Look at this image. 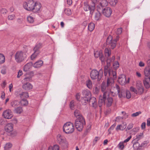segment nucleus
Wrapping results in <instances>:
<instances>
[{
  "mask_svg": "<svg viewBox=\"0 0 150 150\" xmlns=\"http://www.w3.org/2000/svg\"><path fill=\"white\" fill-rule=\"evenodd\" d=\"M86 85L87 87L89 89H91L92 88V84L91 81L90 80H88L86 81Z\"/></svg>",
  "mask_w": 150,
  "mask_h": 150,
  "instance_id": "58836bf2",
  "label": "nucleus"
},
{
  "mask_svg": "<svg viewBox=\"0 0 150 150\" xmlns=\"http://www.w3.org/2000/svg\"><path fill=\"white\" fill-rule=\"evenodd\" d=\"M105 56L109 57L111 54V51L108 48H105Z\"/></svg>",
  "mask_w": 150,
  "mask_h": 150,
  "instance_id": "79ce46f5",
  "label": "nucleus"
},
{
  "mask_svg": "<svg viewBox=\"0 0 150 150\" xmlns=\"http://www.w3.org/2000/svg\"><path fill=\"white\" fill-rule=\"evenodd\" d=\"M43 64V62L41 60H39L32 64L33 66L35 68L40 67Z\"/></svg>",
  "mask_w": 150,
  "mask_h": 150,
  "instance_id": "412c9836",
  "label": "nucleus"
},
{
  "mask_svg": "<svg viewBox=\"0 0 150 150\" xmlns=\"http://www.w3.org/2000/svg\"><path fill=\"white\" fill-rule=\"evenodd\" d=\"M113 99L112 97H110L108 98L105 99V104L106 105L107 107L110 106L112 103Z\"/></svg>",
  "mask_w": 150,
  "mask_h": 150,
  "instance_id": "a211bd4d",
  "label": "nucleus"
},
{
  "mask_svg": "<svg viewBox=\"0 0 150 150\" xmlns=\"http://www.w3.org/2000/svg\"><path fill=\"white\" fill-rule=\"evenodd\" d=\"M108 2L110 4L113 6H115L117 3V0H108Z\"/></svg>",
  "mask_w": 150,
  "mask_h": 150,
  "instance_id": "4c0bfd02",
  "label": "nucleus"
},
{
  "mask_svg": "<svg viewBox=\"0 0 150 150\" xmlns=\"http://www.w3.org/2000/svg\"><path fill=\"white\" fill-rule=\"evenodd\" d=\"M108 0H102L100 4L105 7L108 5Z\"/></svg>",
  "mask_w": 150,
  "mask_h": 150,
  "instance_id": "603ef678",
  "label": "nucleus"
},
{
  "mask_svg": "<svg viewBox=\"0 0 150 150\" xmlns=\"http://www.w3.org/2000/svg\"><path fill=\"white\" fill-rule=\"evenodd\" d=\"M42 47V44L38 43L37 44L33 49V50L35 52L38 53L37 54H40V49Z\"/></svg>",
  "mask_w": 150,
  "mask_h": 150,
  "instance_id": "b1692460",
  "label": "nucleus"
},
{
  "mask_svg": "<svg viewBox=\"0 0 150 150\" xmlns=\"http://www.w3.org/2000/svg\"><path fill=\"white\" fill-rule=\"evenodd\" d=\"M126 126L124 124L118 125L116 128V130L117 131L119 130H123L126 128Z\"/></svg>",
  "mask_w": 150,
  "mask_h": 150,
  "instance_id": "c756f323",
  "label": "nucleus"
},
{
  "mask_svg": "<svg viewBox=\"0 0 150 150\" xmlns=\"http://www.w3.org/2000/svg\"><path fill=\"white\" fill-rule=\"evenodd\" d=\"M88 103H89L90 105H92V107L95 108H96L97 107L96 98L93 97H91L89 98Z\"/></svg>",
  "mask_w": 150,
  "mask_h": 150,
  "instance_id": "4468645a",
  "label": "nucleus"
},
{
  "mask_svg": "<svg viewBox=\"0 0 150 150\" xmlns=\"http://www.w3.org/2000/svg\"><path fill=\"white\" fill-rule=\"evenodd\" d=\"M37 52H34L31 55L30 57L31 59L32 60H34L38 56V55L39 54H37Z\"/></svg>",
  "mask_w": 150,
  "mask_h": 150,
  "instance_id": "3c124183",
  "label": "nucleus"
},
{
  "mask_svg": "<svg viewBox=\"0 0 150 150\" xmlns=\"http://www.w3.org/2000/svg\"><path fill=\"white\" fill-rule=\"evenodd\" d=\"M133 123H129L128 126H127V129H126V131H127V129L128 130H129L131 129L133 127Z\"/></svg>",
  "mask_w": 150,
  "mask_h": 150,
  "instance_id": "338daca9",
  "label": "nucleus"
},
{
  "mask_svg": "<svg viewBox=\"0 0 150 150\" xmlns=\"http://www.w3.org/2000/svg\"><path fill=\"white\" fill-rule=\"evenodd\" d=\"M143 137V133H141L139 134H138L136 135V138L135 140H136V141H138Z\"/></svg>",
  "mask_w": 150,
  "mask_h": 150,
  "instance_id": "ea45409f",
  "label": "nucleus"
},
{
  "mask_svg": "<svg viewBox=\"0 0 150 150\" xmlns=\"http://www.w3.org/2000/svg\"><path fill=\"white\" fill-rule=\"evenodd\" d=\"M136 87L138 91V93L141 94L143 93L144 91V87L142 85V82L140 81L137 82Z\"/></svg>",
  "mask_w": 150,
  "mask_h": 150,
  "instance_id": "9d476101",
  "label": "nucleus"
},
{
  "mask_svg": "<svg viewBox=\"0 0 150 150\" xmlns=\"http://www.w3.org/2000/svg\"><path fill=\"white\" fill-rule=\"evenodd\" d=\"M23 111L22 108L21 107H18L15 109L14 112L17 114H21Z\"/></svg>",
  "mask_w": 150,
  "mask_h": 150,
  "instance_id": "72a5a7b5",
  "label": "nucleus"
},
{
  "mask_svg": "<svg viewBox=\"0 0 150 150\" xmlns=\"http://www.w3.org/2000/svg\"><path fill=\"white\" fill-rule=\"evenodd\" d=\"M27 20L28 22L31 23H33L34 21L33 17L30 16L27 17Z\"/></svg>",
  "mask_w": 150,
  "mask_h": 150,
  "instance_id": "6e6d98bb",
  "label": "nucleus"
},
{
  "mask_svg": "<svg viewBox=\"0 0 150 150\" xmlns=\"http://www.w3.org/2000/svg\"><path fill=\"white\" fill-rule=\"evenodd\" d=\"M144 83L145 87L148 88L150 87V78H145L144 80Z\"/></svg>",
  "mask_w": 150,
  "mask_h": 150,
  "instance_id": "6ab92c4d",
  "label": "nucleus"
},
{
  "mask_svg": "<svg viewBox=\"0 0 150 150\" xmlns=\"http://www.w3.org/2000/svg\"><path fill=\"white\" fill-rule=\"evenodd\" d=\"M99 59L101 61V62L104 63L105 61V56L103 55L102 51L101 52L99 57Z\"/></svg>",
  "mask_w": 150,
  "mask_h": 150,
  "instance_id": "37998d69",
  "label": "nucleus"
},
{
  "mask_svg": "<svg viewBox=\"0 0 150 150\" xmlns=\"http://www.w3.org/2000/svg\"><path fill=\"white\" fill-rule=\"evenodd\" d=\"M112 12V10L111 8L109 7H106L103 10V13L105 16L109 17L111 15Z\"/></svg>",
  "mask_w": 150,
  "mask_h": 150,
  "instance_id": "f8f14e48",
  "label": "nucleus"
},
{
  "mask_svg": "<svg viewBox=\"0 0 150 150\" xmlns=\"http://www.w3.org/2000/svg\"><path fill=\"white\" fill-rule=\"evenodd\" d=\"M100 17V12L97 11L95 13L94 16L95 19L96 21L99 20Z\"/></svg>",
  "mask_w": 150,
  "mask_h": 150,
  "instance_id": "c9c22d12",
  "label": "nucleus"
},
{
  "mask_svg": "<svg viewBox=\"0 0 150 150\" xmlns=\"http://www.w3.org/2000/svg\"><path fill=\"white\" fill-rule=\"evenodd\" d=\"M103 71L102 69H100L99 71L96 69L92 70L90 73L91 78L93 80L98 79V81H100L103 76Z\"/></svg>",
  "mask_w": 150,
  "mask_h": 150,
  "instance_id": "7ed1b4c3",
  "label": "nucleus"
},
{
  "mask_svg": "<svg viewBox=\"0 0 150 150\" xmlns=\"http://www.w3.org/2000/svg\"><path fill=\"white\" fill-rule=\"evenodd\" d=\"M21 103L22 105L24 106L28 104L27 100L25 99H22L21 101Z\"/></svg>",
  "mask_w": 150,
  "mask_h": 150,
  "instance_id": "5fc2aeb1",
  "label": "nucleus"
},
{
  "mask_svg": "<svg viewBox=\"0 0 150 150\" xmlns=\"http://www.w3.org/2000/svg\"><path fill=\"white\" fill-rule=\"evenodd\" d=\"M101 90L102 91H105L108 90L110 91V87H108L105 82H103L101 86Z\"/></svg>",
  "mask_w": 150,
  "mask_h": 150,
  "instance_id": "aec40b11",
  "label": "nucleus"
},
{
  "mask_svg": "<svg viewBox=\"0 0 150 150\" xmlns=\"http://www.w3.org/2000/svg\"><path fill=\"white\" fill-rule=\"evenodd\" d=\"M119 64L118 62L117 61H116L114 62L113 64V67L114 69L115 70V71H116V69L119 67Z\"/></svg>",
  "mask_w": 150,
  "mask_h": 150,
  "instance_id": "a18cd8bd",
  "label": "nucleus"
},
{
  "mask_svg": "<svg viewBox=\"0 0 150 150\" xmlns=\"http://www.w3.org/2000/svg\"><path fill=\"white\" fill-rule=\"evenodd\" d=\"M108 73L110 77L112 76L114 79H116V71H113L111 69H109L108 70H104V74L105 76H107Z\"/></svg>",
  "mask_w": 150,
  "mask_h": 150,
  "instance_id": "1a4fd4ad",
  "label": "nucleus"
},
{
  "mask_svg": "<svg viewBox=\"0 0 150 150\" xmlns=\"http://www.w3.org/2000/svg\"><path fill=\"white\" fill-rule=\"evenodd\" d=\"M2 115L5 118L7 119H11L13 116L11 110L9 109L5 111Z\"/></svg>",
  "mask_w": 150,
  "mask_h": 150,
  "instance_id": "ddd939ff",
  "label": "nucleus"
},
{
  "mask_svg": "<svg viewBox=\"0 0 150 150\" xmlns=\"http://www.w3.org/2000/svg\"><path fill=\"white\" fill-rule=\"evenodd\" d=\"M115 88L117 90V94L120 98H125V94L126 91L124 89H122L121 90L119 86L117 84L115 85Z\"/></svg>",
  "mask_w": 150,
  "mask_h": 150,
  "instance_id": "6e6552de",
  "label": "nucleus"
},
{
  "mask_svg": "<svg viewBox=\"0 0 150 150\" xmlns=\"http://www.w3.org/2000/svg\"><path fill=\"white\" fill-rule=\"evenodd\" d=\"M110 91L109 90H108L107 91H102L103 93V97H102L105 100L107 98H108L109 97Z\"/></svg>",
  "mask_w": 150,
  "mask_h": 150,
  "instance_id": "7c9ffc66",
  "label": "nucleus"
},
{
  "mask_svg": "<svg viewBox=\"0 0 150 150\" xmlns=\"http://www.w3.org/2000/svg\"><path fill=\"white\" fill-rule=\"evenodd\" d=\"M82 95L83 97H86L89 99L91 97V94L90 91L88 90H84L82 92Z\"/></svg>",
  "mask_w": 150,
  "mask_h": 150,
  "instance_id": "dca6fc26",
  "label": "nucleus"
},
{
  "mask_svg": "<svg viewBox=\"0 0 150 150\" xmlns=\"http://www.w3.org/2000/svg\"><path fill=\"white\" fill-rule=\"evenodd\" d=\"M130 90L131 91L134 92L136 94H137L138 93L136 89L133 87H131L130 88Z\"/></svg>",
  "mask_w": 150,
  "mask_h": 150,
  "instance_id": "69168bd1",
  "label": "nucleus"
},
{
  "mask_svg": "<svg viewBox=\"0 0 150 150\" xmlns=\"http://www.w3.org/2000/svg\"><path fill=\"white\" fill-rule=\"evenodd\" d=\"M11 144L8 143H6L4 147L5 150H8L9 148L12 147Z\"/></svg>",
  "mask_w": 150,
  "mask_h": 150,
  "instance_id": "8fccbe9b",
  "label": "nucleus"
},
{
  "mask_svg": "<svg viewBox=\"0 0 150 150\" xmlns=\"http://www.w3.org/2000/svg\"><path fill=\"white\" fill-rule=\"evenodd\" d=\"M98 3L97 0H93V2L91 4H89L87 1H85L83 3V9L86 11H90V14L92 15L95 11V5Z\"/></svg>",
  "mask_w": 150,
  "mask_h": 150,
  "instance_id": "f257e3e1",
  "label": "nucleus"
},
{
  "mask_svg": "<svg viewBox=\"0 0 150 150\" xmlns=\"http://www.w3.org/2000/svg\"><path fill=\"white\" fill-rule=\"evenodd\" d=\"M125 96L128 99H129L131 97V95L129 91H126L125 94Z\"/></svg>",
  "mask_w": 150,
  "mask_h": 150,
  "instance_id": "680f3d73",
  "label": "nucleus"
},
{
  "mask_svg": "<svg viewBox=\"0 0 150 150\" xmlns=\"http://www.w3.org/2000/svg\"><path fill=\"white\" fill-rule=\"evenodd\" d=\"M73 124L71 122H68L65 123L63 127V131L66 134H70L74 131Z\"/></svg>",
  "mask_w": 150,
  "mask_h": 150,
  "instance_id": "39448f33",
  "label": "nucleus"
},
{
  "mask_svg": "<svg viewBox=\"0 0 150 150\" xmlns=\"http://www.w3.org/2000/svg\"><path fill=\"white\" fill-rule=\"evenodd\" d=\"M108 78L107 80V84L108 86L110 87L114 83V80L116 79H114V78L111 77Z\"/></svg>",
  "mask_w": 150,
  "mask_h": 150,
  "instance_id": "a878e982",
  "label": "nucleus"
},
{
  "mask_svg": "<svg viewBox=\"0 0 150 150\" xmlns=\"http://www.w3.org/2000/svg\"><path fill=\"white\" fill-rule=\"evenodd\" d=\"M5 129L7 132H11L13 130V125L11 123H8L5 126Z\"/></svg>",
  "mask_w": 150,
  "mask_h": 150,
  "instance_id": "2eb2a0df",
  "label": "nucleus"
},
{
  "mask_svg": "<svg viewBox=\"0 0 150 150\" xmlns=\"http://www.w3.org/2000/svg\"><path fill=\"white\" fill-rule=\"evenodd\" d=\"M89 99L86 97H83L81 99V102L83 105H85L89 102Z\"/></svg>",
  "mask_w": 150,
  "mask_h": 150,
  "instance_id": "c85d7f7f",
  "label": "nucleus"
},
{
  "mask_svg": "<svg viewBox=\"0 0 150 150\" xmlns=\"http://www.w3.org/2000/svg\"><path fill=\"white\" fill-rule=\"evenodd\" d=\"M105 8V7H104L103 5H102L100 4L97 6V11L100 12L102 11L103 12V10H104Z\"/></svg>",
  "mask_w": 150,
  "mask_h": 150,
  "instance_id": "e433bc0d",
  "label": "nucleus"
},
{
  "mask_svg": "<svg viewBox=\"0 0 150 150\" xmlns=\"http://www.w3.org/2000/svg\"><path fill=\"white\" fill-rule=\"evenodd\" d=\"M27 56L26 52L18 51L16 52L15 54V60L17 62L20 63L25 60L27 58Z\"/></svg>",
  "mask_w": 150,
  "mask_h": 150,
  "instance_id": "f03ea898",
  "label": "nucleus"
},
{
  "mask_svg": "<svg viewBox=\"0 0 150 150\" xmlns=\"http://www.w3.org/2000/svg\"><path fill=\"white\" fill-rule=\"evenodd\" d=\"M19 104V102L17 100H14L11 103V105L13 107H16Z\"/></svg>",
  "mask_w": 150,
  "mask_h": 150,
  "instance_id": "473e14b6",
  "label": "nucleus"
},
{
  "mask_svg": "<svg viewBox=\"0 0 150 150\" xmlns=\"http://www.w3.org/2000/svg\"><path fill=\"white\" fill-rule=\"evenodd\" d=\"M102 52V51L100 50V51H97L94 52V55L95 57L98 58L99 57L101 52Z\"/></svg>",
  "mask_w": 150,
  "mask_h": 150,
  "instance_id": "4d7b16f0",
  "label": "nucleus"
},
{
  "mask_svg": "<svg viewBox=\"0 0 150 150\" xmlns=\"http://www.w3.org/2000/svg\"><path fill=\"white\" fill-rule=\"evenodd\" d=\"M25 81H32V77L30 76L26 77L24 79Z\"/></svg>",
  "mask_w": 150,
  "mask_h": 150,
  "instance_id": "e2e57ef3",
  "label": "nucleus"
},
{
  "mask_svg": "<svg viewBox=\"0 0 150 150\" xmlns=\"http://www.w3.org/2000/svg\"><path fill=\"white\" fill-rule=\"evenodd\" d=\"M141 113V111H139L137 112L136 113H133L132 115L131 116L132 117H135L138 116L139 114Z\"/></svg>",
  "mask_w": 150,
  "mask_h": 150,
  "instance_id": "0e129e2a",
  "label": "nucleus"
},
{
  "mask_svg": "<svg viewBox=\"0 0 150 150\" xmlns=\"http://www.w3.org/2000/svg\"><path fill=\"white\" fill-rule=\"evenodd\" d=\"M74 100H71L69 106L71 110H74Z\"/></svg>",
  "mask_w": 150,
  "mask_h": 150,
  "instance_id": "13d9d810",
  "label": "nucleus"
},
{
  "mask_svg": "<svg viewBox=\"0 0 150 150\" xmlns=\"http://www.w3.org/2000/svg\"><path fill=\"white\" fill-rule=\"evenodd\" d=\"M22 88L25 90L29 91L32 88L33 86L30 83L26 82L23 85Z\"/></svg>",
  "mask_w": 150,
  "mask_h": 150,
  "instance_id": "f3484780",
  "label": "nucleus"
},
{
  "mask_svg": "<svg viewBox=\"0 0 150 150\" xmlns=\"http://www.w3.org/2000/svg\"><path fill=\"white\" fill-rule=\"evenodd\" d=\"M85 124V120L84 117H81L80 119H77L75 121V126L77 130L79 131L82 130Z\"/></svg>",
  "mask_w": 150,
  "mask_h": 150,
  "instance_id": "20e7f679",
  "label": "nucleus"
},
{
  "mask_svg": "<svg viewBox=\"0 0 150 150\" xmlns=\"http://www.w3.org/2000/svg\"><path fill=\"white\" fill-rule=\"evenodd\" d=\"M144 74L145 76L148 77L150 76V68L147 67L145 68L144 70Z\"/></svg>",
  "mask_w": 150,
  "mask_h": 150,
  "instance_id": "cd10ccee",
  "label": "nucleus"
},
{
  "mask_svg": "<svg viewBox=\"0 0 150 150\" xmlns=\"http://www.w3.org/2000/svg\"><path fill=\"white\" fill-rule=\"evenodd\" d=\"M74 115L77 119H80L82 117H83L80 111L78 110H76L74 112Z\"/></svg>",
  "mask_w": 150,
  "mask_h": 150,
  "instance_id": "5701e85b",
  "label": "nucleus"
},
{
  "mask_svg": "<svg viewBox=\"0 0 150 150\" xmlns=\"http://www.w3.org/2000/svg\"><path fill=\"white\" fill-rule=\"evenodd\" d=\"M119 38V36H117L115 40H112V37L109 36L106 40V44L110 46V48L112 49H114L116 46L117 42Z\"/></svg>",
  "mask_w": 150,
  "mask_h": 150,
  "instance_id": "423d86ee",
  "label": "nucleus"
},
{
  "mask_svg": "<svg viewBox=\"0 0 150 150\" xmlns=\"http://www.w3.org/2000/svg\"><path fill=\"white\" fill-rule=\"evenodd\" d=\"M139 143L137 141H136L134 143L133 147L134 149H136L139 146Z\"/></svg>",
  "mask_w": 150,
  "mask_h": 150,
  "instance_id": "bf43d9fd",
  "label": "nucleus"
},
{
  "mask_svg": "<svg viewBox=\"0 0 150 150\" xmlns=\"http://www.w3.org/2000/svg\"><path fill=\"white\" fill-rule=\"evenodd\" d=\"M40 7L41 5L40 4L35 3L33 6L34 9L33 10H34V12H37L39 11Z\"/></svg>",
  "mask_w": 150,
  "mask_h": 150,
  "instance_id": "bb28decb",
  "label": "nucleus"
},
{
  "mask_svg": "<svg viewBox=\"0 0 150 150\" xmlns=\"http://www.w3.org/2000/svg\"><path fill=\"white\" fill-rule=\"evenodd\" d=\"M105 100L103 98V97L101 96H100L98 101V105L99 107H100L102 106L103 103L105 104Z\"/></svg>",
  "mask_w": 150,
  "mask_h": 150,
  "instance_id": "2f4dec72",
  "label": "nucleus"
},
{
  "mask_svg": "<svg viewBox=\"0 0 150 150\" xmlns=\"http://www.w3.org/2000/svg\"><path fill=\"white\" fill-rule=\"evenodd\" d=\"M6 73V67H3L1 68V73L3 74H5Z\"/></svg>",
  "mask_w": 150,
  "mask_h": 150,
  "instance_id": "052dcab7",
  "label": "nucleus"
},
{
  "mask_svg": "<svg viewBox=\"0 0 150 150\" xmlns=\"http://www.w3.org/2000/svg\"><path fill=\"white\" fill-rule=\"evenodd\" d=\"M48 150H59V147L57 145H55L52 147H49Z\"/></svg>",
  "mask_w": 150,
  "mask_h": 150,
  "instance_id": "49530a36",
  "label": "nucleus"
},
{
  "mask_svg": "<svg viewBox=\"0 0 150 150\" xmlns=\"http://www.w3.org/2000/svg\"><path fill=\"white\" fill-rule=\"evenodd\" d=\"M5 58L3 54H0V64L3 63L5 62Z\"/></svg>",
  "mask_w": 150,
  "mask_h": 150,
  "instance_id": "09e8293b",
  "label": "nucleus"
},
{
  "mask_svg": "<svg viewBox=\"0 0 150 150\" xmlns=\"http://www.w3.org/2000/svg\"><path fill=\"white\" fill-rule=\"evenodd\" d=\"M34 1L33 0H29L27 2H24L23 4V7L26 10L29 11H32L34 9Z\"/></svg>",
  "mask_w": 150,
  "mask_h": 150,
  "instance_id": "0eeeda50",
  "label": "nucleus"
},
{
  "mask_svg": "<svg viewBox=\"0 0 150 150\" xmlns=\"http://www.w3.org/2000/svg\"><path fill=\"white\" fill-rule=\"evenodd\" d=\"M64 12V13L68 16L70 15L71 14V10L69 8L65 9Z\"/></svg>",
  "mask_w": 150,
  "mask_h": 150,
  "instance_id": "864d4df0",
  "label": "nucleus"
},
{
  "mask_svg": "<svg viewBox=\"0 0 150 150\" xmlns=\"http://www.w3.org/2000/svg\"><path fill=\"white\" fill-rule=\"evenodd\" d=\"M122 32V28H118L116 31V33L117 35H119Z\"/></svg>",
  "mask_w": 150,
  "mask_h": 150,
  "instance_id": "774afa93",
  "label": "nucleus"
},
{
  "mask_svg": "<svg viewBox=\"0 0 150 150\" xmlns=\"http://www.w3.org/2000/svg\"><path fill=\"white\" fill-rule=\"evenodd\" d=\"M95 24L93 23H91L88 26V30L90 31H92L95 28Z\"/></svg>",
  "mask_w": 150,
  "mask_h": 150,
  "instance_id": "f704fd0d",
  "label": "nucleus"
},
{
  "mask_svg": "<svg viewBox=\"0 0 150 150\" xmlns=\"http://www.w3.org/2000/svg\"><path fill=\"white\" fill-rule=\"evenodd\" d=\"M42 47V44L38 43L37 44L33 49V50L35 52L38 53L37 54H40V49Z\"/></svg>",
  "mask_w": 150,
  "mask_h": 150,
  "instance_id": "393cba45",
  "label": "nucleus"
},
{
  "mask_svg": "<svg viewBox=\"0 0 150 150\" xmlns=\"http://www.w3.org/2000/svg\"><path fill=\"white\" fill-rule=\"evenodd\" d=\"M32 64H33L31 62L29 63L26 64L24 67V70L25 71H28L30 69V66Z\"/></svg>",
  "mask_w": 150,
  "mask_h": 150,
  "instance_id": "a19ab883",
  "label": "nucleus"
},
{
  "mask_svg": "<svg viewBox=\"0 0 150 150\" xmlns=\"http://www.w3.org/2000/svg\"><path fill=\"white\" fill-rule=\"evenodd\" d=\"M21 95L22 96H21V98L22 99H24L28 98L29 96L28 93L27 92H22Z\"/></svg>",
  "mask_w": 150,
  "mask_h": 150,
  "instance_id": "c03bdc74",
  "label": "nucleus"
},
{
  "mask_svg": "<svg viewBox=\"0 0 150 150\" xmlns=\"http://www.w3.org/2000/svg\"><path fill=\"white\" fill-rule=\"evenodd\" d=\"M64 138L61 136L60 134H59L57 136V140L58 143L59 144H62L64 142Z\"/></svg>",
  "mask_w": 150,
  "mask_h": 150,
  "instance_id": "4be33fe9",
  "label": "nucleus"
},
{
  "mask_svg": "<svg viewBox=\"0 0 150 150\" xmlns=\"http://www.w3.org/2000/svg\"><path fill=\"white\" fill-rule=\"evenodd\" d=\"M129 78H128V80L127 81L126 76L125 75H122L119 77V82L122 85L125 84L127 82L129 83Z\"/></svg>",
  "mask_w": 150,
  "mask_h": 150,
  "instance_id": "9b49d317",
  "label": "nucleus"
},
{
  "mask_svg": "<svg viewBox=\"0 0 150 150\" xmlns=\"http://www.w3.org/2000/svg\"><path fill=\"white\" fill-rule=\"evenodd\" d=\"M22 91L20 90H18L15 92V94L16 96L18 98H21V96H22L21 95Z\"/></svg>",
  "mask_w": 150,
  "mask_h": 150,
  "instance_id": "de8ad7c7",
  "label": "nucleus"
}]
</instances>
